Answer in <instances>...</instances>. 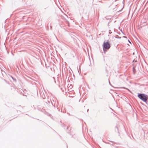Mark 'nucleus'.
Instances as JSON below:
<instances>
[{"mask_svg": "<svg viewBox=\"0 0 148 148\" xmlns=\"http://www.w3.org/2000/svg\"><path fill=\"white\" fill-rule=\"evenodd\" d=\"M138 97L144 102H146L148 99V96L144 94H138Z\"/></svg>", "mask_w": 148, "mask_h": 148, "instance_id": "1", "label": "nucleus"}, {"mask_svg": "<svg viewBox=\"0 0 148 148\" xmlns=\"http://www.w3.org/2000/svg\"><path fill=\"white\" fill-rule=\"evenodd\" d=\"M110 45L108 41L106 42L105 41L103 42V51H106L110 48Z\"/></svg>", "mask_w": 148, "mask_h": 148, "instance_id": "2", "label": "nucleus"}, {"mask_svg": "<svg viewBox=\"0 0 148 148\" xmlns=\"http://www.w3.org/2000/svg\"><path fill=\"white\" fill-rule=\"evenodd\" d=\"M45 103H46V104H45V105L49 107V106H52L54 108H55V106H54L53 105V104L51 101V102H50V101L48 100L47 101L45 102Z\"/></svg>", "mask_w": 148, "mask_h": 148, "instance_id": "3", "label": "nucleus"}, {"mask_svg": "<svg viewBox=\"0 0 148 148\" xmlns=\"http://www.w3.org/2000/svg\"><path fill=\"white\" fill-rule=\"evenodd\" d=\"M67 129L68 130V131H67V132L68 133H70L69 130L71 129L70 127H67Z\"/></svg>", "mask_w": 148, "mask_h": 148, "instance_id": "4", "label": "nucleus"}, {"mask_svg": "<svg viewBox=\"0 0 148 148\" xmlns=\"http://www.w3.org/2000/svg\"><path fill=\"white\" fill-rule=\"evenodd\" d=\"M21 93L23 95V96H27V95H25V94H24V91H23V93L21 92Z\"/></svg>", "mask_w": 148, "mask_h": 148, "instance_id": "5", "label": "nucleus"}, {"mask_svg": "<svg viewBox=\"0 0 148 148\" xmlns=\"http://www.w3.org/2000/svg\"><path fill=\"white\" fill-rule=\"evenodd\" d=\"M13 80H14L15 82H16V79L14 78V79H13Z\"/></svg>", "mask_w": 148, "mask_h": 148, "instance_id": "6", "label": "nucleus"}, {"mask_svg": "<svg viewBox=\"0 0 148 148\" xmlns=\"http://www.w3.org/2000/svg\"><path fill=\"white\" fill-rule=\"evenodd\" d=\"M119 36L118 35H116V36H115V38H118V37Z\"/></svg>", "mask_w": 148, "mask_h": 148, "instance_id": "7", "label": "nucleus"}, {"mask_svg": "<svg viewBox=\"0 0 148 148\" xmlns=\"http://www.w3.org/2000/svg\"><path fill=\"white\" fill-rule=\"evenodd\" d=\"M109 31H110V32H109V33L110 34H111L112 33V32H110V30H109Z\"/></svg>", "mask_w": 148, "mask_h": 148, "instance_id": "8", "label": "nucleus"}, {"mask_svg": "<svg viewBox=\"0 0 148 148\" xmlns=\"http://www.w3.org/2000/svg\"><path fill=\"white\" fill-rule=\"evenodd\" d=\"M123 37L125 38H127V37L125 36H124Z\"/></svg>", "mask_w": 148, "mask_h": 148, "instance_id": "9", "label": "nucleus"}, {"mask_svg": "<svg viewBox=\"0 0 148 148\" xmlns=\"http://www.w3.org/2000/svg\"><path fill=\"white\" fill-rule=\"evenodd\" d=\"M116 128L117 129V130H118V127H116Z\"/></svg>", "mask_w": 148, "mask_h": 148, "instance_id": "10", "label": "nucleus"}, {"mask_svg": "<svg viewBox=\"0 0 148 148\" xmlns=\"http://www.w3.org/2000/svg\"><path fill=\"white\" fill-rule=\"evenodd\" d=\"M11 77L12 78V79H14V78H13L12 77Z\"/></svg>", "mask_w": 148, "mask_h": 148, "instance_id": "11", "label": "nucleus"}, {"mask_svg": "<svg viewBox=\"0 0 148 148\" xmlns=\"http://www.w3.org/2000/svg\"><path fill=\"white\" fill-rule=\"evenodd\" d=\"M49 115L50 116H51V114H50Z\"/></svg>", "mask_w": 148, "mask_h": 148, "instance_id": "12", "label": "nucleus"}, {"mask_svg": "<svg viewBox=\"0 0 148 148\" xmlns=\"http://www.w3.org/2000/svg\"><path fill=\"white\" fill-rule=\"evenodd\" d=\"M128 41H129V42L130 43H131L130 42L129 40H128Z\"/></svg>", "mask_w": 148, "mask_h": 148, "instance_id": "13", "label": "nucleus"}, {"mask_svg": "<svg viewBox=\"0 0 148 148\" xmlns=\"http://www.w3.org/2000/svg\"><path fill=\"white\" fill-rule=\"evenodd\" d=\"M109 82V84L110 85L111 84H110V82Z\"/></svg>", "mask_w": 148, "mask_h": 148, "instance_id": "14", "label": "nucleus"}, {"mask_svg": "<svg viewBox=\"0 0 148 148\" xmlns=\"http://www.w3.org/2000/svg\"><path fill=\"white\" fill-rule=\"evenodd\" d=\"M134 67H133V70H134Z\"/></svg>", "mask_w": 148, "mask_h": 148, "instance_id": "15", "label": "nucleus"}, {"mask_svg": "<svg viewBox=\"0 0 148 148\" xmlns=\"http://www.w3.org/2000/svg\"><path fill=\"white\" fill-rule=\"evenodd\" d=\"M118 133H119V131L118 130Z\"/></svg>", "mask_w": 148, "mask_h": 148, "instance_id": "16", "label": "nucleus"}]
</instances>
